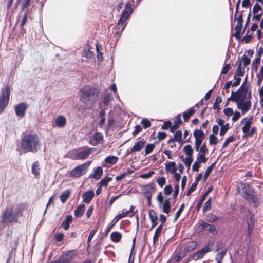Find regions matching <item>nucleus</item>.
<instances>
[{"mask_svg":"<svg viewBox=\"0 0 263 263\" xmlns=\"http://www.w3.org/2000/svg\"><path fill=\"white\" fill-rule=\"evenodd\" d=\"M96 90L90 86H86L79 91L81 101L86 105H90L97 99Z\"/></svg>","mask_w":263,"mask_h":263,"instance_id":"obj_1","label":"nucleus"},{"mask_svg":"<svg viewBox=\"0 0 263 263\" xmlns=\"http://www.w3.org/2000/svg\"><path fill=\"white\" fill-rule=\"evenodd\" d=\"M133 12V9L131 5L129 4H127L125 6V8L123 11L120 18L118 22L117 26V29L118 30L116 33L115 35L117 38H119L122 31L124 30L125 27V22L127 19L129 17Z\"/></svg>","mask_w":263,"mask_h":263,"instance_id":"obj_2","label":"nucleus"},{"mask_svg":"<svg viewBox=\"0 0 263 263\" xmlns=\"http://www.w3.org/2000/svg\"><path fill=\"white\" fill-rule=\"evenodd\" d=\"M250 92L247 86L242 85L236 92H234L233 90L232 91L231 96L228 98V100H231L233 102L246 100L248 99Z\"/></svg>","mask_w":263,"mask_h":263,"instance_id":"obj_3","label":"nucleus"},{"mask_svg":"<svg viewBox=\"0 0 263 263\" xmlns=\"http://www.w3.org/2000/svg\"><path fill=\"white\" fill-rule=\"evenodd\" d=\"M212 249L207 245L198 251L191 254L186 258V262H189L192 260L196 261L201 259L203 258L208 252L212 251Z\"/></svg>","mask_w":263,"mask_h":263,"instance_id":"obj_4","label":"nucleus"},{"mask_svg":"<svg viewBox=\"0 0 263 263\" xmlns=\"http://www.w3.org/2000/svg\"><path fill=\"white\" fill-rule=\"evenodd\" d=\"M96 149H85L77 154H73L74 151H70L68 152L66 157H68L73 160H84L88 158L89 156Z\"/></svg>","mask_w":263,"mask_h":263,"instance_id":"obj_5","label":"nucleus"},{"mask_svg":"<svg viewBox=\"0 0 263 263\" xmlns=\"http://www.w3.org/2000/svg\"><path fill=\"white\" fill-rule=\"evenodd\" d=\"M10 88L7 86L2 88L0 93V114H1L7 106L10 97Z\"/></svg>","mask_w":263,"mask_h":263,"instance_id":"obj_6","label":"nucleus"},{"mask_svg":"<svg viewBox=\"0 0 263 263\" xmlns=\"http://www.w3.org/2000/svg\"><path fill=\"white\" fill-rule=\"evenodd\" d=\"M38 142L36 135H26L22 141V148H36Z\"/></svg>","mask_w":263,"mask_h":263,"instance_id":"obj_7","label":"nucleus"},{"mask_svg":"<svg viewBox=\"0 0 263 263\" xmlns=\"http://www.w3.org/2000/svg\"><path fill=\"white\" fill-rule=\"evenodd\" d=\"M13 216L12 208H7L5 210L1 216L0 223L2 224H9L12 222L16 223V220Z\"/></svg>","mask_w":263,"mask_h":263,"instance_id":"obj_8","label":"nucleus"},{"mask_svg":"<svg viewBox=\"0 0 263 263\" xmlns=\"http://www.w3.org/2000/svg\"><path fill=\"white\" fill-rule=\"evenodd\" d=\"M75 256L73 250H69L65 253L61 255L57 260L51 263H72Z\"/></svg>","mask_w":263,"mask_h":263,"instance_id":"obj_9","label":"nucleus"},{"mask_svg":"<svg viewBox=\"0 0 263 263\" xmlns=\"http://www.w3.org/2000/svg\"><path fill=\"white\" fill-rule=\"evenodd\" d=\"M251 92H249L248 98L246 100L240 101L239 102H235L237 108L241 111L242 114L248 112L251 107V102L250 100Z\"/></svg>","mask_w":263,"mask_h":263,"instance_id":"obj_10","label":"nucleus"},{"mask_svg":"<svg viewBox=\"0 0 263 263\" xmlns=\"http://www.w3.org/2000/svg\"><path fill=\"white\" fill-rule=\"evenodd\" d=\"M194 136L195 138V148H205V145L201 146L205 136L204 133L201 130L197 129L194 132Z\"/></svg>","mask_w":263,"mask_h":263,"instance_id":"obj_11","label":"nucleus"},{"mask_svg":"<svg viewBox=\"0 0 263 263\" xmlns=\"http://www.w3.org/2000/svg\"><path fill=\"white\" fill-rule=\"evenodd\" d=\"M84 165H79L73 168L70 172V176L77 178L82 176L86 171H84Z\"/></svg>","mask_w":263,"mask_h":263,"instance_id":"obj_12","label":"nucleus"},{"mask_svg":"<svg viewBox=\"0 0 263 263\" xmlns=\"http://www.w3.org/2000/svg\"><path fill=\"white\" fill-rule=\"evenodd\" d=\"M124 217H125V214L124 213H120L116 215L112 220L110 224L107 226L105 231L104 232L105 235L107 236L112 228L115 225L118 221Z\"/></svg>","mask_w":263,"mask_h":263,"instance_id":"obj_13","label":"nucleus"},{"mask_svg":"<svg viewBox=\"0 0 263 263\" xmlns=\"http://www.w3.org/2000/svg\"><path fill=\"white\" fill-rule=\"evenodd\" d=\"M104 141L103 137L101 133H96L93 135L92 138L90 141V143L92 146H96L98 144H102Z\"/></svg>","mask_w":263,"mask_h":263,"instance_id":"obj_14","label":"nucleus"},{"mask_svg":"<svg viewBox=\"0 0 263 263\" xmlns=\"http://www.w3.org/2000/svg\"><path fill=\"white\" fill-rule=\"evenodd\" d=\"M155 189L156 184L153 182L143 185L142 187V191L144 196L145 197L146 196H152V191H154Z\"/></svg>","mask_w":263,"mask_h":263,"instance_id":"obj_15","label":"nucleus"},{"mask_svg":"<svg viewBox=\"0 0 263 263\" xmlns=\"http://www.w3.org/2000/svg\"><path fill=\"white\" fill-rule=\"evenodd\" d=\"M213 187L212 186L209 187L207 190L202 194L199 200L197 202V205L196 206V210L197 212L200 210L204 201L205 200L207 196L210 194V193L213 190Z\"/></svg>","mask_w":263,"mask_h":263,"instance_id":"obj_16","label":"nucleus"},{"mask_svg":"<svg viewBox=\"0 0 263 263\" xmlns=\"http://www.w3.org/2000/svg\"><path fill=\"white\" fill-rule=\"evenodd\" d=\"M27 107V105L25 103H21L16 105L15 107V111L17 116L23 117L25 116Z\"/></svg>","mask_w":263,"mask_h":263,"instance_id":"obj_17","label":"nucleus"},{"mask_svg":"<svg viewBox=\"0 0 263 263\" xmlns=\"http://www.w3.org/2000/svg\"><path fill=\"white\" fill-rule=\"evenodd\" d=\"M148 215L149 220L152 223L151 230L153 229L158 224V216L156 212L152 209H151L148 211Z\"/></svg>","mask_w":263,"mask_h":263,"instance_id":"obj_18","label":"nucleus"},{"mask_svg":"<svg viewBox=\"0 0 263 263\" xmlns=\"http://www.w3.org/2000/svg\"><path fill=\"white\" fill-rule=\"evenodd\" d=\"M95 196V193L93 190H89L85 192L82 197L83 198V202L86 203H89L91 202V200Z\"/></svg>","mask_w":263,"mask_h":263,"instance_id":"obj_19","label":"nucleus"},{"mask_svg":"<svg viewBox=\"0 0 263 263\" xmlns=\"http://www.w3.org/2000/svg\"><path fill=\"white\" fill-rule=\"evenodd\" d=\"M93 171L94 172V173L91 174L89 175V178H93L96 180H98L100 179L103 172L102 167L97 166V167H95Z\"/></svg>","mask_w":263,"mask_h":263,"instance_id":"obj_20","label":"nucleus"},{"mask_svg":"<svg viewBox=\"0 0 263 263\" xmlns=\"http://www.w3.org/2000/svg\"><path fill=\"white\" fill-rule=\"evenodd\" d=\"M72 220L73 217L72 215H66L61 223V227L63 228L65 230H68Z\"/></svg>","mask_w":263,"mask_h":263,"instance_id":"obj_21","label":"nucleus"},{"mask_svg":"<svg viewBox=\"0 0 263 263\" xmlns=\"http://www.w3.org/2000/svg\"><path fill=\"white\" fill-rule=\"evenodd\" d=\"M248 214L249 216L247 218V229H254L255 227V219L254 214L250 211H247Z\"/></svg>","mask_w":263,"mask_h":263,"instance_id":"obj_22","label":"nucleus"},{"mask_svg":"<svg viewBox=\"0 0 263 263\" xmlns=\"http://www.w3.org/2000/svg\"><path fill=\"white\" fill-rule=\"evenodd\" d=\"M243 198L247 201L254 203V206L257 207L258 206L257 198L255 196L254 193H248L246 192V195H243Z\"/></svg>","mask_w":263,"mask_h":263,"instance_id":"obj_23","label":"nucleus"},{"mask_svg":"<svg viewBox=\"0 0 263 263\" xmlns=\"http://www.w3.org/2000/svg\"><path fill=\"white\" fill-rule=\"evenodd\" d=\"M55 125L59 128L64 127L66 124L65 117L62 115L59 116L55 120Z\"/></svg>","mask_w":263,"mask_h":263,"instance_id":"obj_24","label":"nucleus"},{"mask_svg":"<svg viewBox=\"0 0 263 263\" xmlns=\"http://www.w3.org/2000/svg\"><path fill=\"white\" fill-rule=\"evenodd\" d=\"M182 124V120L180 114H178L175 118L173 125L171 126V131L174 132Z\"/></svg>","mask_w":263,"mask_h":263,"instance_id":"obj_25","label":"nucleus"},{"mask_svg":"<svg viewBox=\"0 0 263 263\" xmlns=\"http://www.w3.org/2000/svg\"><path fill=\"white\" fill-rule=\"evenodd\" d=\"M163 229L162 224H160L155 230L154 235L153 238V245L155 246V244L158 240V238L161 234V233Z\"/></svg>","mask_w":263,"mask_h":263,"instance_id":"obj_26","label":"nucleus"},{"mask_svg":"<svg viewBox=\"0 0 263 263\" xmlns=\"http://www.w3.org/2000/svg\"><path fill=\"white\" fill-rule=\"evenodd\" d=\"M122 234L118 231L112 232L110 234V239L114 243L119 242L122 239Z\"/></svg>","mask_w":263,"mask_h":263,"instance_id":"obj_27","label":"nucleus"},{"mask_svg":"<svg viewBox=\"0 0 263 263\" xmlns=\"http://www.w3.org/2000/svg\"><path fill=\"white\" fill-rule=\"evenodd\" d=\"M85 210V205L81 204L78 205L74 210V216L76 217H81Z\"/></svg>","mask_w":263,"mask_h":263,"instance_id":"obj_28","label":"nucleus"},{"mask_svg":"<svg viewBox=\"0 0 263 263\" xmlns=\"http://www.w3.org/2000/svg\"><path fill=\"white\" fill-rule=\"evenodd\" d=\"M243 121H245V125L242 128L243 133L245 134V135H249L252 134V133L250 132V129L251 127V122L247 120L246 118L243 119V120L242 121V122H243Z\"/></svg>","mask_w":263,"mask_h":263,"instance_id":"obj_29","label":"nucleus"},{"mask_svg":"<svg viewBox=\"0 0 263 263\" xmlns=\"http://www.w3.org/2000/svg\"><path fill=\"white\" fill-rule=\"evenodd\" d=\"M197 247V243L196 241H192L189 242L185 245L183 249L187 254L188 252L193 251Z\"/></svg>","mask_w":263,"mask_h":263,"instance_id":"obj_30","label":"nucleus"},{"mask_svg":"<svg viewBox=\"0 0 263 263\" xmlns=\"http://www.w3.org/2000/svg\"><path fill=\"white\" fill-rule=\"evenodd\" d=\"M176 171L177 168H174V167L171 170L168 169V166L166 167V172L167 173L173 174L174 175L175 180L179 183L181 179V175L180 173L176 172Z\"/></svg>","mask_w":263,"mask_h":263,"instance_id":"obj_31","label":"nucleus"},{"mask_svg":"<svg viewBox=\"0 0 263 263\" xmlns=\"http://www.w3.org/2000/svg\"><path fill=\"white\" fill-rule=\"evenodd\" d=\"M182 132L180 130H177L176 132L174 137L173 139H171L168 141V143H171L172 142H174V141H176L181 143L182 141Z\"/></svg>","mask_w":263,"mask_h":263,"instance_id":"obj_32","label":"nucleus"},{"mask_svg":"<svg viewBox=\"0 0 263 263\" xmlns=\"http://www.w3.org/2000/svg\"><path fill=\"white\" fill-rule=\"evenodd\" d=\"M23 208L22 207V205H18L16 206L14 212L13 211V214L14 216L13 217L15 219L16 222H17V221H18V218L20 216H22V213L23 212Z\"/></svg>","mask_w":263,"mask_h":263,"instance_id":"obj_33","label":"nucleus"},{"mask_svg":"<svg viewBox=\"0 0 263 263\" xmlns=\"http://www.w3.org/2000/svg\"><path fill=\"white\" fill-rule=\"evenodd\" d=\"M171 198H169L167 199H165L164 202H163V212L165 213L168 214L171 211Z\"/></svg>","mask_w":263,"mask_h":263,"instance_id":"obj_34","label":"nucleus"},{"mask_svg":"<svg viewBox=\"0 0 263 263\" xmlns=\"http://www.w3.org/2000/svg\"><path fill=\"white\" fill-rule=\"evenodd\" d=\"M186 255V253L183 250L177 251V254L175 256L174 263H178Z\"/></svg>","mask_w":263,"mask_h":263,"instance_id":"obj_35","label":"nucleus"},{"mask_svg":"<svg viewBox=\"0 0 263 263\" xmlns=\"http://www.w3.org/2000/svg\"><path fill=\"white\" fill-rule=\"evenodd\" d=\"M118 159L117 156H108L105 158L104 162L110 165H114L117 162Z\"/></svg>","mask_w":263,"mask_h":263,"instance_id":"obj_36","label":"nucleus"},{"mask_svg":"<svg viewBox=\"0 0 263 263\" xmlns=\"http://www.w3.org/2000/svg\"><path fill=\"white\" fill-rule=\"evenodd\" d=\"M39 164L38 161H35L33 163L31 166V173L35 176H37L40 174V168L39 167Z\"/></svg>","mask_w":263,"mask_h":263,"instance_id":"obj_37","label":"nucleus"},{"mask_svg":"<svg viewBox=\"0 0 263 263\" xmlns=\"http://www.w3.org/2000/svg\"><path fill=\"white\" fill-rule=\"evenodd\" d=\"M216 163V162L215 161L210 166H209L207 167L206 171L204 173V175L203 176V181L204 182H205L207 180L210 174L212 173L213 167L215 166Z\"/></svg>","mask_w":263,"mask_h":263,"instance_id":"obj_38","label":"nucleus"},{"mask_svg":"<svg viewBox=\"0 0 263 263\" xmlns=\"http://www.w3.org/2000/svg\"><path fill=\"white\" fill-rule=\"evenodd\" d=\"M212 198L210 197L205 202L202 211H203V214H204L206 211H210L212 209Z\"/></svg>","mask_w":263,"mask_h":263,"instance_id":"obj_39","label":"nucleus"},{"mask_svg":"<svg viewBox=\"0 0 263 263\" xmlns=\"http://www.w3.org/2000/svg\"><path fill=\"white\" fill-rule=\"evenodd\" d=\"M154 148L153 145H146L145 142L143 140H140L137 142L133 148Z\"/></svg>","mask_w":263,"mask_h":263,"instance_id":"obj_40","label":"nucleus"},{"mask_svg":"<svg viewBox=\"0 0 263 263\" xmlns=\"http://www.w3.org/2000/svg\"><path fill=\"white\" fill-rule=\"evenodd\" d=\"M227 250L224 249L216 254L215 256V260H216L217 263H222V261L227 253Z\"/></svg>","mask_w":263,"mask_h":263,"instance_id":"obj_41","label":"nucleus"},{"mask_svg":"<svg viewBox=\"0 0 263 263\" xmlns=\"http://www.w3.org/2000/svg\"><path fill=\"white\" fill-rule=\"evenodd\" d=\"M242 190L244 193V195H246V192L248 193H255L254 188L249 184H245L242 187Z\"/></svg>","mask_w":263,"mask_h":263,"instance_id":"obj_42","label":"nucleus"},{"mask_svg":"<svg viewBox=\"0 0 263 263\" xmlns=\"http://www.w3.org/2000/svg\"><path fill=\"white\" fill-rule=\"evenodd\" d=\"M70 195V191L69 190H65L60 196V198L61 201L62 203H65L67 200V199L69 198Z\"/></svg>","mask_w":263,"mask_h":263,"instance_id":"obj_43","label":"nucleus"},{"mask_svg":"<svg viewBox=\"0 0 263 263\" xmlns=\"http://www.w3.org/2000/svg\"><path fill=\"white\" fill-rule=\"evenodd\" d=\"M112 179V178L111 177L106 176L101 179L98 185H101V186H107L109 182L111 181Z\"/></svg>","mask_w":263,"mask_h":263,"instance_id":"obj_44","label":"nucleus"},{"mask_svg":"<svg viewBox=\"0 0 263 263\" xmlns=\"http://www.w3.org/2000/svg\"><path fill=\"white\" fill-rule=\"evenodd\" d=\"M195 110L194 107H191L187 111L184 112L183 114V117L184 121H187L190 117L195 112Z\"/></svg>","mask_w":263,"mask_h":263,"instance_id":"obj_45","label":"nucleus"},{"mask_svg":"<svg viewBox=\"0 0 263 263\" xmlns=\"http://www.w3.org/2000/svg\"><path fill=\"white\" fill-rule=\"evenodd\" d=\"M83 55L84 57H86L87 58H90L92 56L93 52L90 50V45H87L85 47V49L83 50Z\"/></svg>","mask_w":263,"mask_h":263,"instance_id":"obj_46","label":"nucleus"},{"mask_svg":"<svg viewBox=\"0 0 263 263\" xmlns=\"http://www.w3.org/2000/svg\"><path fill=\"white\" fill-rule=\"evenodd\" d=\"M134 209H135V206H133V205H131L129 210H127L125 209H123L122 210V213H124L125 214V216L128 214H131V215H129V217H132V216H133L135 215L136 212H137V210L135 212H134Z\"/></svg>","mask_w":263,"mask_h":263,"instance_id":"obj_47","label":"nucleus"},{"mask_svg":"<svg viewBox=\"0 0 263 263\" xmlns=\"http://www.w3.org/2000/svg\"><path fill=\"white\" fill-rule=\"evenodd\" d=\"M184 206H185L184 203H182L180 205V208L178 209L177 211L176 212L175 217H174V219L173 220L174 222H175L179 218L181 214L182 213V212H183V211L184 209Z\"/></svg>","mask_w":263,"mask_h":263,"instance_id":"obj_48","label":"nucleus"},{"mask_svg":"<svg viewBox=\"0 0 263 263\" xmlns=\"http://www.w3.org/2000/svg\"><path fill=\"white\" fill-rule=\"evenodd\" d=\"M218 219V217L212 213H209L206 215V220L209 222H214Z\"/></svg>","mask_w":263,"mask_h":263,"instance_id":"obj_49","label":"nucleus"},{"mask_svg":"<svg viewBox=\"0 0 263 263\" xmlns=\"http://www.w3.org/2000/svg\"><path fill=\"white\" fill-rule=\"evenodd\" d=\"M173 191V189L171 184L166 185L163 190L164 194L167 196L170 195L172 193Z\"/></svg>","mask_w":263,"mask_h":263,"instance_id":"obj_50","label":"nucleus"},{"mask_svg":"<svg viewBox=\"0 0 263 263\" xmlns=\"http://www.w3.org/2000/svg\"><path fill=\"white\" fill-rule=\"evenodd\" d=\"M64 237V234L63 233H57L54 235V239H55V241L60 242L63 240Z\"/></svg>","mask_w":263,"mask_h":263,"instance_id":"obj_51","label":"nucleus"},{"mask_svg":"<svg viewBox=\"0 0 263 263\" xmlns=\"http://www.w3.org/2000/svg\"><path fill=\"white\" fill-rule=\"evenodd\" d=\"M179 192V183H176L174 186V191L173 195V199L176 201L177 196L178 195Z\"/></svg>","mask_w":263,"mask_h":263,"instance_id":"obj_52","label":"nucleus"},{"mask_svg":"<svg viewBox=\"0 0 263 263\" xmlns=\"http://www.w3.org/2000/svg\"><path fill=\"white\" fill-rule=\"evenodd\" d=\"M156 181L160 187H162L163 185L166 183V178L164 176L158 177Z\"/></svg>","mask_w":263,"mask_h":263,"instance_id":"obj_53","label":"nucleus"},{"mask_svg":"<svg viewBox=\"0 0 263 263\" xmlns=\"http://www.w3.org/2000/svg\"><path fill=\"white\" fill-rule=\"evenodd\" d=\"M197 183L193 182L191 185V186L188 189L186 195L187 196H189L197 188Z\"/></svg>","mask_w":263,"mask_h":263,"instance_id":"obj_54","label":"nucleus"},{"mask_svg":"<svg viewBox=\"0 0 263 263\" xmlns=\"http://www.w3.org/2000/svg\"><path fill=\"white\" fill-rule=\"evenodd\" d=\"M241 29H242V26H237L236 25V27H235V36L236 39H240L241 35Z\"/></svg>","mask_w":263,"mask_h":263,"instance_id":"obj_55","label":"nucleus"},{"mask_svg":"<svg viewBox=\"0 0 263 263\" xmlns=\"http://www.w3.org/2000/svg\"><path fill=\"white\" fill-rule=\"evenodd\" d=\"M155 174L154 171H150L146 173L141 174L140 177L143 179H148Z\"/></svg>","mask_w":263,"mask_h":263,"instance_id":"obj_56","label":"nucleus"},{"mask_svg":"<svg viewBox=\"0 0 263 263\" xmlns=\"http://www.w3.org/2000/svg\"><path fill=\"white\" fill-rule=\"evenodd\" d=\"M250 59L248 58L246 55H243L241 63H242L243 67H245L250 64Z\"/></svg>","mask_w":263,"mask_h":263,"instance_id":"obj_57","label":"nucleus"},{"mask_svg":"<svg viewBox=\"0 0 263 263\" xmlns=\"http://www.w3.org/2000/svg\"><path fill=\"white\" fill-rule=\"evenodd\" d=\"M207 231L211 232L214 235H217V231L215 227L213 224H209V226L208 227Z\"/></svg>","mask_w":263,"mask_h":263,"instance_id":"obj_58","label":"nucleus"},{"mask_svg":"<svg viewBox=\"0 0 263 263\" xmlns=\"http://www.w3.org/2000/svg\"><path fill=\"white\" fill-rule=\"evenodd\" d=\"M197 161L200 163H205L206 161L205 156L203 154L198 153L197 157Z\"/></svg>","mask_w":263,"mask_h":263,"instance_id":"obj_59","label":"nucleus"},{"mask_svg":"<svg viewBox=\"0 0 263 263\" xmlns=\"http://www.w3.org/2000/svg\"><path fill=\"white\" fill-rule=\"evenodd\" d=\"M165 170L166 171V167L168 166V169H172L174 167V168H177L176 167V164L175 162L174 161H167L165 163Z\"/></svg>","mask_w":263,"mask_h":263,"instance_id":"obj_60","label":"nucleus"},{"mask_svg":"<svg viewBox=\"0 0 263 263\" xmlns=\"http://www.w3.org/2000/svg\"><path fill=\"white\" fill-rule=\"evenodd\" d=\"M230 126L228 123L226 124V125L222 126L221 127V129L220 131V135L221 136H223L227 131L229 129Z\"/></svg>","mask_w":263,"mask_h":263,"instance_id":"obj_61","label":"nucleus"},{"mask_svg":"<svg viewBox=\"0 0 263 263\" xmlns=\"http://www.w3.org/2000/svg\"><path fill=\"white\" fill-rule=\"evenodd\" d=\"M193 161V159L191 158L186 157L185 159L184 160V163L186 167H188V171L190 169V166L191 165V163Z\"/></svg>","mask_w":263,"mask_h":263,"instance_id":"obj_62","label":"nucleus"},{"mask_svg":"<svg viewBox=\"0 0 263 263\" xmlns=\"http://www.w3.org/2000/svg\"><path fill=\"white\" fill-rule=\"evenodd\" d=\"M231 68L230 64H227L222 68L221 73L226 74Z\"/></svg>","mask_w":263,"mask_h":263,"instance_id":"obj_63","label":"nucleus"},{"mask_svg":"<svg viewBox=\"0 0 263 263\" xmlns=\"http://www.w3.org/2000/svg\"><path fill=\"white\" fill-rule=\"evenodd\" d=\"M157 201L158 202L160 206L162 204L163 202V197L161 192H160L157 196Z\"/></svg>","mask_w":263,"mask_h":263,"instance_id":"obj_64","label":"nucleus"}]
</instances>
